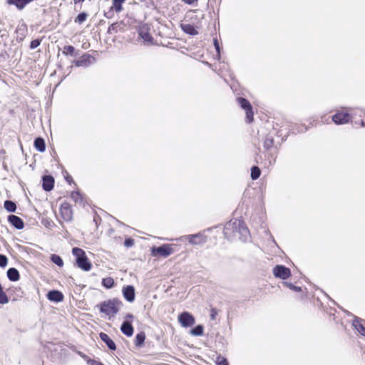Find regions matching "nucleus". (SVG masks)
<instances>
[{"instance_id":"nucleus-1","label":"nucleus","mask_w":365,"mask_h":365,"mask_svg":"<svg viewBox=\"0 0 365 365\" xmlns=\"http://www.w3.org/2000/svg\"><path fill=\"white\" fill-rule=\"evenodd\" d=\"M225 237L229 240L237 238L245 241L250 234V230L245 222L240 219H235L227 222L223 228Z\"/></svg>"},{"instance_id":"nucleus-2","label":"nucleus","mask_w":365,"mask_h":365,"mask_svg":"<svg viewBox=\"0 0 365 365\" xmlns=\"http://www.w3.org/2000/svg\"><path fill=\"white\" fill-rule=\"evenodd\" d=\"M122 302L118 299L103 301L99 304L100 312L109 317H113L120 310Z\"/></svg>"},{"instance_id":"nucleus-3","label":"nucleus","mask_w":365,"mask_h":365,"mask_svg":"<svg viewBox=\"0 0 365 365\" xmlns=\"http://www.w3.org/2000/svg\"><path fill=\"white\" fill-rule=\"evenodd\" d=\"M73 255L76 257L77 266L84 271H89L92 268V264L87 257L85 251L79 247H73Z\"/></svg>"},{"instance_id":"nucleus-4","label":"nucleus","mask_w":365,"mask_h":365,"mask_svg":"<svg viewBox=\"0 0 365 365\" xmlns=\"http://www.w3.org/2000/svg\"><path fill=\"white\" fill-rule=\"evenodd\" d=\"M59 217L64 222H71L73 218L71 205L67 201L63 202L59 207Z\"/></svg>"},{"instance_id":"nucleus-5","label":"nucleus","mask_w":365,"mask_h":365,"mask_svg":"<svg viewBox=\"0 0 365 365\" xmlns=\"http://www.w3.org/2000/svg\"><path fill=\"white\" fill-rule=\"evenodd\" d=\"M175 252L173 245L165 244L160 247H153L152 249V255L153 257H167Z\"/></svg>"},{"instance_id":"nucleus-6","label":"nucleus","mask_w":365,"mask_h":365,"mask_svg":"<svg viewBox=\"0 0 365 365\" xmlns=\"http://www.w3.org/2000/svg\"><path fill=\"white\" fill-rule=\"evenodd\" d=\"M178 321L184 327H191L195 322L194 317L187 312L180 314L178 317Z\"/></svg>"},{"instance_id":"nucleus-7","label":"nucleus","mask_w":365,"mask_h":365,"mask_svg":"<svg viewBox=\"0 0 365 365\" xmlns=\"http://www.w3.org/2000/svg\"><path fill=\"white\" fill-rule=\"evenodd\" d=\"M273 274L276 277L286 279L290 276V270L284 266L277 265L273 269Z\"/></svg>"},{"instance_id":"nucleus-8","label":"nucleus","mask_w":365,"mask_h":365,"mask_svg":"<svg viewBox=\"0 0 365 365\" xmlns=\"http://www.w3.org/2000/svg\"><path fill=\"white\" fill-rule=\"evenodd\" d=\"M332 120L336 124H344L349 121L350 115L347 112H338L332 116Z\"/></svg>"},{"instance_id":"nucleus-9","label":"nucleus","mask_w":365,"mask_h":365,"mask_svg":"<svg viewBox=\"0 0 365 365\" xmlns=\"http://www.w3.org/2000/svg\"><path fill=\"white\" fill-rule=\"evenodd\" d=\"M180 27L182 30L189 35H196L198 34L199 26L197 25H193L191 23L185 21L181 24Z\"/></svg>"},{"instance_id":"nucleus-10","label":"nucleus","mask_w":365,"mask_h":365,"mask_svg":"<svg viewBox=\"0 0 365 365\" xmlns=\"http://www.w3.org/2000/svg\"><path fill=\"white\" fill-rule=\"evenodd\" d=\"M238 103L240 105V106L246 110V115L247 121L250 123L251 122V104L247 99L239 97L237 99Z\"/></svg>"},{"instance_id":"nucleus-11","label":"nucleus","mask_w":365,"mask_h":365,"mask_svg":"<svg viewBox=\"0 0 365 365\" xmlns=\"http://www.w3.org/2000/svg\"><path fill=\"white\" fill-rule=\"evenodd\" d=\"M95 61L94 57L89 54H83L75 61L76 66H87Z\"/></svg>"},{"instance_id":"nucleus-12","label":"nucleus","mask_w":365,"mask_h":365,"mask_svg":"<svg viewBox=\"0 0 365 365\" xmlns=\"http://www.w3.org/2000/svg\"><path fill=\"white\" fill-rule=\"evenodd\" d=\"M123 294L124 298L129 302L135 300V289L131 285H128L123 288Z\"/></svg>"},{"instance_id":"nucleus-13","label":"nucleus","mask_w":365,"mask_h":365,"mask_svg":"<svg viewBox=\"0 0 365 365\" xmlns=\"http://www.w3.org/2000/svg\"><path fill=\"white\" fill-rule=\"evenodd\" d=\"M54 186V178L51 175L43 177L42 187L45 191H51Z\"/></svg>"},{"instance_id":"nucleus-14","label":"nucleus","mask_w":365,"mask_h":365,"mask_svg":"<svg viewBox=\"0 0 365 365\" xmlns=\"http://www.w3.org/2000/svg\"><path fill=\"white\" fill-rule=\"evenodd\" d=\"M8 221L11 225H12L16 229L21 230L24 228V223L21 218L16 215H9L8 217Z\"/></svg>"},{"instance_id":"nucleus-15","label":"nucleus","mask_w":365,"mask_h":365,"mask_svg":"<svg viewBox=\"0 0 365 365\" xmlns=\"http://www.w3.org/2000/svg\"><path fill=\"white\" fill-rule=\"evenodd\" d=\"M100 339L108 346V347L113 351L116 349V346L115 342L110 338V336L104 333L101 332L99 334Z\"/></svg>"},{"instance_id":"nucleus-16","label":"nucleus","mask_w":365,"mask_h":365,"mask_svg":"<svg viewBox=\"0 0 365 365\" xmlns=\"http://www.w3.org/2000/svg\"><path fill=\"white\" fill-rule=\"evenodd\" d=\"M70 197L75 202L76 205L85 206V200L83 196L78 191H72L70 194Z\"/></svg>"},{"instance_id":"nucleus-17","label":"nucleus","mask_w":365,"mask_h":365,"mask_svg":"<svg viewBox=\"0 0 365 365\" xmlns=\"http://www.w3.org/2000/svg\"><path fill=\"white\" fill-rule=\"evenodd\" d=\"M47 297L50 301L59 302L63 301V294L58 290H52L48 292L47 294Z\"/></svg>"},{"instance_id":"nucleus-18","label":"nucleus","mask_w":365,"mask_h":365,"mask_svg":"<svg viewBox=\"0 0 365 365\" xmlns=\"http://www.w3.org/2000/svg\"><path fill=\"white\" fill-rule=\"evenodd\" d=\"M120 330L127 336H131L134 329L130 322L125 321L121 325Z\"/></svg>"},{"instance_id":"nucleus-19","label":"nucleus","mask_w":365,"mask_h":365,"mask_svg":"<svg viewBox=\"0 0 365 365\" xmlns=\"http://www.w3.org/2000/svg\"><path fill=\"white\" fill-rule=\"evenodd\" d=\"M206 242V237L202 235H192L189 237V242L194 245H200Z\"/></svg>"},{"instance_id":"nucleus-20","label":"nucleus","mask_w":365,"mask_h":365,"mask_svg":"<svg viewBox=\"0 0 365 365\" xmlns=\"http://www.w3.org/2000/svg\"><path fill=\"white\" fill-rule=\"evenodd\" d=\"M7 277L9 280L16 282L20 279L19 271L16 268H9L7 271Z\"/></svg>"},{"instance_id":"nucleus-21","label":"nucleus","mask_w":365,"mask_h":365,"mask_svg":"<svg viewBox=\"0 0 365 365\" xmlns=\"http://www.w3.org/2000/svg\"><path fill=\"white\" fill-rule=\"evenodd\" d=\"M34 147L38 151L44 152L46 150L44 139L41 137L36 138L34 140Z\"/></svg>"},{"instance_id":"nucleus-22","label":"nucleus","mask_w":365,"mask_h":365,"mask_svg":"<svg viewBox=\"0 0 365 365\" xmlns=\"http://www.w3.org/2000/svg\"><path fill=\"white\" fill-rule=\"evenodd\" d=\"M126 0H112L111 9L116 13H120L123 11V4Z\"/></svg>"},{"instance_id":"nucleus-23","label":"nucleus","mask_w":365,"mask_h":365,"mask_svg":"<svg viewBox=\"0 0 365 365\" xmlns=\"http://www.w3.org/2000/svg\"><path fill=\"white\" fill-rule=\"evenodd\" d=\"M31 0H7L9 4H14L19 9H23Z\"/></svg>"},{"instance_id":"nucleus-24","label":"nucleus","mask_w":365,"mask_h":365,"mask_svg":"<svg viewBox=\"0 0 365 365\" xmlns=\"http://www.w3.org/2000/svg\"><path fill=\"white\" fill-rule=\"evenodd\" d=\"M145 339V334L143 331H141L135 336V345L138 347H140L143 345Z\"/></svg>"},{"instance_id":"nucleus-25","label":"nucleus","mask_w":365,"mask_h":365,"mask_svg":"<svg viewBox=\"0 0 365 365\" xmlns=\"http://www.w3.org/2000/svg\"><path fill=\"white\" fill-rule=\"evenodd\" d=\"M139 35L144 40V42L148 43L152 40V37L148 31V29L145 28H142L140 30Z\"/></svg>"},{"instance_id":"nucleus-26","label":"nucleus","mask_w":365,"mask_h":365,"mask_svg":"<svg viewBox=\"0 0 365 365\" xmlns=\"http://www.w3.org/2000/svg\"><path fill=\"white\" fill-rule=\"evenodd\" d=\"M214 356H216L215 359H214V361L216 364V365H228V361L225 357L222 356L217 352Z\"/></svg>"},{"instance_id":"nucleus-27","label":"nucleus","mask_w":365,"mask_h":365,"mask_svg":"<svg viewBox=\"0 0 365 365\" xmlns=\"http://www.w3.org/2000/svg\"><path fill=\"white\" fill-rule=\"evenodd\" d=\"M115 282L113 278L108 277L102 279V284L107 289L112 288L114 286Z\"/></svg>"},{"instance_id":"nucleus-28","label":"nucleus","mask_w":365,"mask_h":365,"mask_svg":"<svg viewBox=\"0 0 365 365\" xmlns=\"http://www.w3.org/2000/svg\"><path fill=\"white\" fill-rule=\"evenodd\" d=\"M4 208L8 212H15L16 210V205L15 202H14L13 201H11V200H6L4 202Z\"/></svg>"},{"instance_id":"nucleus-29","label":"nucleus","mask_w":365,"mask_h":365,"mask_svg":"<svg viewBox=\"0 0 365 365\" xmlns=\"http://www.w3.org/2000/svg\"><path fill=\"white\" fill-rule=\"evenodd\" d=\"M51 260L53 263L56 264L60 267H62L64 264L62 258L56 254H52L51 256Z\"/></svg>"},{"instance_id":"nucleus-30","label":"nucleus","mask_w":365,"mask_h":365,"mask_svg":"<svg viewBox=\"0 0 365 365\" xmlns=\"http://www.w3.org/2000/svg\"><path fill=\"white\" fill-rule=\"evenodd\" d=\"M203 326L197 325L190 331L191 334L194 336H202L203 334Z\"/></svg>"},{"instance_id":"nucleus-31","label":"nucleus","mask_w":365,"mask_h":365,"mask_svg":"<svg viewBox=\"0 0 365 365\" xmlns=\"http://www.w3.org/2000/svg\"><path fill=\"white\" fill-rule=\"evenodd\" d=\"M9 302V298L3 290L1 284H0V304H4Z\"/></svg>"},{"instance_id":"nucleus-32","label":"nucleus","mask_w":365,"mask_h":365,"mask_svg":"<svg viewBox=\"0 0 365 365\" xmlns=\"http://www.w3.org/2000/svg\"><path fill=\"white\" fill-rule=\"evenodd\" d=\"M353 324L360 334L365 336V327L363 324H361L358 320L354 321Z\"/></svg>"},{"instance_id":"nucleus-33","label":"nucleus","mask_w":365,"mask_h":365,"mask_svg":"<svg viewBox=\"0 0 365 365\" xmlns=\"http://www.w3.org/2000/svg\"><path fill=\"white\" fill-rule=\"evenodd\" d=\"M88 14L85 12H82L76 16L75 19V22L78 24H81L86 20Z\"/></svg>"},{"instance_id":"nucleus-34","label":"nucleus","mask_w":365,"mask_h":365,"mask_svg":"<svg viewBox=\"0 0 365 365\" xmlns=\"http://www.w3.org/2000/svg\"><path fill=\"white\" fill-rule=\"evenodd\" d=\"M62 53L66 56H75V48L74 47H63L61 49Z\"/></svg>"},{"instance_id":"nucleus-35","label":"nucleus","mask_w":365,"mask_h":365,"mask_svg":"<svg viewBox=\"0 0 365 365\" xmlns=\"http://www.w3.org/2000/svg\"><path fill=\"white\" fill-rule=\"evenodd\" d=\"M260 170L258 167L253 166L252 167V180H256L260 175Z\"/></svg>"},{"instance_id":"nucleus-36","label":"nucleus","mask_w":365,"mask_h":365,"mask_svg":"<svg viewBox=\"0 0 365 365\" xmlns=\"http://www.w3.org/2000/svg\"><path fill=\"white\" fill-rule=\"evenodd\" d=\"M8 264V258L4 255H0V267H5Z\"/></svg>"},{"instance_id":"nucleus-37","label":"nucleus","mask_w":365,"mask_h":365,"mask_svg":"<svg viewBox=\"0 0 365 365\" xmlns=\"http://www.w3.org/2000/svg\"><path fill=\"white\" fill-rule=\"evenodd\" d=\"M218 314V311L216 308H211L210 309V319L212 320H215L216 319V317L217 315Z\"/></svg>"},{"instance_id":"nucleus-38","label":"nucleus","mask_w":365,"mask_h":365,"mask_svg":"<svg viewBox=\"0 0 365 365\" xmlns=\"http://www.w3.org/2000/svg\"><path fill=\"white\" fill-rule=\"evenodd\" d=\"M124 245L127 247H132L134 245V240L131 238L126 239L124 242Z\"/></svg>"},{"instance_id":"nucleus-39","label":"nucleus","mask_w":365,"mask_h":365,"mask_svg":"<svg viewBox=\"0 0 365 365\" xmlns=\"http://www.w3.org/2000/svg\"><path fill=\"white\" fill-rule=\"evenodd\" d=\"M88 363L91 365H104L102 362L96 361V360H90Z\"/></svg>"},{"instance_id":"nucleus-40","label":"nucleus","mask_w":365,"mask_h":365,"mask_svg":"<svg viewBox=\"0 0 365 365\" xmlns=\"http://www.w3.org/2000/svg\"><path fill=\"white\" fill-rule=\"evenodd\" d=\"M40 44V41L38 39L34 40L31 41L30 46H38Z\"/></svg>"},{"instance_id":"nucleus-41","label":"nucleus","mask_w":365,"mask_h":365,"mask_svg":"<svg viewBox=\"0 0 365 365\" xmlns=\"http://www.w3.org/2000/svg\"><path fill=\"white\" fill-rule=\"evenodd\" d=\"M291 289H293L296 291H300L301 290V288L300 287H295V286H293L292 284H287Z\"/></svg>"},{"instance_id":"nucleus-42","label":"nucleus","mask_w":365,"mask_h":365,"mask_svg":"<svg viewBox=\"0 0 365 365\" xmlns=\"http://www.w3.org/2000/svg\"><path fill=\"white\" fill-rule=\"evenodd\" d=\"M182 1L187 4H192L195 3V1H197V0H182Z\"/></svg>"},{"instance_id":"nucleus-43","label":"nucleus","mask_w":365,"mask_h":365,"mask_svg":"<svg viewBox=\"0 0 365 365\" xmlns=\"http://www.w3.org/2000/svg\"><path fill=\"white\" fill-rule=\"evenodd\" d=\"M220 46L215 47V51L217 53V56H218V58L220 57Z\"/></svg>"},{"instance_id":"nucleus-44","label":"nucleus","mask_w":365,"mask_h":365,"mask_svg":"<svg viewBox=\"0 0 365 365\" xmlns=\"http://www.w3.org/2000/svg\"><path fill=\"white\" fill-rule=\"evenodd\" d=\"M84 1L85 0H73L74 4H78V3H81V2Z\"/></svg>"},{"instance_id":"nucleus-45","label":"nucleus","mask_w":365,"mask_h":365,"mask_svg":"<svg viewBox=\"0 0 365 365\" xmlns=\"http://www.w3.org/2000/svg\"><path fill=\"white\" fill-rule=\"evenodd\" d=\"M214 46H219V43L217 39H214Z\"/></svg>"},{"instance_id":"nucleus-46","label":"nucleus","mask_w":365,"mask_h":365,"mask_svg":"<svg viewBox=\"0 0 365 365\" xmlns=\"http://www.w3.org/2000/svg\"><path fill=\"white\" fill-rule=\"evenodd\" d=\"M70 179L71 180V177H68V178H66L67 181H68L69 182H71V181H70Z\"/></svg>"},{"instance_id":"nucleus-47","label":"nucleus","mask_w":365,"mask_h":365,"mask_svg":"<svg viewBox=\"0 0 365 365\" xmlns=\"http://www.w3.org/2000/svg\"><path fill=\"white\" fill-rule=\"evenodd\" d=\"M127 317L129 318H133V315H131V314H128Z\"/></svg>"}]
</instances>
